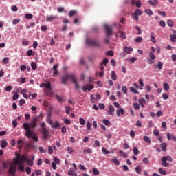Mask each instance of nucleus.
I'll return each mask as SVG.
<instances>
[{"label":"nucleus","instance_id":"obj_2","mask_svg":"<svg viewBox=\"0 0 176 176\" xmlns=\"http://www.w3.org/2000/svg\"><path fill=\"white\" fill-rule=\"evenodd\" d=\"M68 79H70L72 80V83L74 84V87H76V90H79V89H80V87H79V84L78 83V80L75 77V75L72 74H66L64 76H63L60 79L61 83L63 85H67V82H68Z\"/></svg>","mask_w":176,"mask_h":176},{"label":"nucleus","instance_id":"obj_47","mask_svg":"<svg viewBox=\"0 0 176 176\" xmlns=\"http://www.w3.org/2000/svg\"><path fill=\"white\" fill-rule=\"evenodd\" d=\"M79 122L81 126H85V124H86L85 122V119L82 118L81 117L79 118Z\"/></svg>","mask_w":176,"mask_h":176},{"label":"nucleus","instance_id":"obj_1","mask_svg":"<svg viewBox=\"0 0 176 176\" xmlns=\"http://www.w3.org/2000/svg\"><path fill=\"white\" fill-rule=\"evenodd\" d=\"M38 124V118L36 117H34L30 124H29L27 122H25L23 124V129L25 131V136L28 137V138H31L32 135H34V132L31 131V129H35Z\"/></svg>","mask_w":176,"mask_h":176},{"label":"nucleus","instance_id":"obj_29","mask_svg":"<svg viewBox=\"0 0 176 176\" xmlns=\"http://www.w3.org/2000/svg\"><path fill=\"white\" fill-rule=\"evenodd\" d=\"M102 152L104 155H109V153H111V151H109L104 147L102 148Z\"/></svg>","mask_w":176,"mask_h":176},{"label":"nucleus","instance_id":"obj_45","mask_svg":"<svg viewBox=\"0 0 176 176\" xmlns=\"http://www.w3.org/2000/svg\"><path fill=\"white\" fill-rule=\"evenodd\" d=\"M74 14H76V10H71L68 14L69 17H72V16H74Z\"/></svg>","mask_w":176,"mask_h":176},{"label":"nucleus","instance_id":"obj_8","mask_svg":"<svg viewBox=\"0 0 176 176\" xmlns=\"http://www.w3.org/2000/svg\"><path fill=\"white\" fill-rule=\"evenodd\" d=\"M104 29L106 30V34L107 36L112 35V28L108 25H104Z\"/></svg>","mask_w":176,"mask_h":176},{"label":"nucleus","instance_id":"obj_59","mask_svg":"<svg viewBox=\"0 0 176 176\" xmlns=\"http://www.w3.org/2000/svg\"><path fill=\"white\" fill-rule=\"evenodd\" d=\"M48 153H49L50 155L53 154V147H52L51 146H50L48 147Z\"/></svg>","mask_w":176,"mask_h":176},{"label":"nucleus","instance_id":"obj_4","mask_svg":"<svg viewBox=\"0 0 176 176\" xmlns=\"http://www.w3.org/2000/svg\"><path fill=\"white\" fill-rule=\"evenodd\" d=\"M86 43L89 46H94L95 47H100V46H101L100 43L97 42L95 39L93 38H87Z\"/></svg>","mask_w":176,"mask_h":176},{"label":"nucleus","instance_id":"obj_52","mask_svg":"<svg viewBox=\"0 0 176 176\" xmlns=\"http://www.w3.org/2000/svg\"><path fill=\"white\" fill-rule=\"evenodd\" d=\"M138 16H141L142 14V12L140 9H136L135 12Z\"/></svg>","mask_w":176,"mask_h":176},{"label":"nucleus","instance_id":"obj_36","mask_svg":"<svg viewBox=\"0 0 176 176\" xmlns=\"http://www.w3.org/2000/svg\"><path fill=\"white\" fill-rule=\"evenodd\" d=\"M159 173H161L162 175H167V171H166L162 168L159 169Z\"/></svg>","mask_w":176,"mask_h":176},{"label":"nucleus","instance_id":"obj_61","mask_svg":"<svg viewBox=\"0 0 176 176\" xmlns=\"http://www.w3.org/2000/svg\"><path fill=\"white\" fill-rule=\"evenodd\" d=\"M12 98H13V100H14V101H16V100H17V98H19V94H18V93L14 94Z\"/></svg>","mask_w":176,"mask_h":176},{"label":"nucleus","instance_id":"obj_50","mask_svg":"<svg viewBox=\"0 0 176 176\" xmlns=\"http://www.w3.org/2000/svg\"><path fill=\"white\" fill-rule=\"evenodd\" d=\"M69 112H71V108L69 107V106H66L65 113H67V115H69Z\"/></svg>","mask_w":176,"mask_h":176},{"label":"nucleus","instance_id":"obj_58","mask_svg":"<svg viewBox=\"0 0 176 176\" xmlns=\"http://www.w3.org/2000/svg\"><path fill=\"white\" fill-rule=\"evenodd\" d=\"M83 152H84V153L85 154H86V152H87V153H89V154H90V153H93V151H91V149H90V148H88V149H84L83 150Z\"/></svg>","mask_w":176,"mask_h":176},{"label":"nucleus","instance_id":"obj_19","mask_svg":"<svg viewBox=\"0 0 176 176\" xmlns=\"http://www.w3.org/2000/svg\"><path fill=\"white\" fill-rule=\"evenodd\" d=\"M171 42H176V30L173 31V34L170 36Z\"/></svg>","mask_w":176,"mask_h":176},{"label":"nucleus","instance_id":"obj_39","mask_svg":"<svg viewBox=\"0 0 176 176\" xmlns=\"http://www.w3.org/2000/svg\"><path fill=\"white\" fill-rule=\"evenodd\" d=\"M93 173L94 174V175H98L100 174V171L98 170V169L94 168L93 170Z\"/></svg>","mask_w":176,"mask_h":176},{"label":"nucleus","instance_id":"obj_41","mask_svg":"<svg viewBox=\"0 0 176 176\" xmlns=\"http://www.w3.org/2000/svg\"><path fill=\"white\" fill-rule=\"evenodd\" d=\"M120 155H121V156H123V157H127V153L126 152H124L123 151L120 150L119 151Z\"/></svg>","mask_w":176,"mask_h":176},{"label":"nucleus","instance_id":"obj_3","mask_svg":"<svg viewBox=\"0 0 176 176\" xmlns=\"http://www.w3.org/2000/svg\"><path fill=\"white\" fill-rule=\"evenodd\" d=\"M24 162H27V157L25 155H20V154L16 153V157L14 159V164H19L18 170L24 173Z\"/></svg>","mask_w":176,"mask_h":176},{"label":"nucleus","instance_id":"obj_51","mask_svg":"<svg viewBox=\"0 0 176 176\" xmlns=\"http://www.w3.org/2000/svg\"><path fill=\"white\" fill-rule=\"evenodd\" d=\"M107 56H110V57H113V51L109 50L106 52Z\"/></svg>","mask_w":176,"mask_h":176},{"label":"nucleus","instance_id":"obj_53","mask_svg":"<svg viewBox=\"0 0 176 176\" xmlns=\"http://www.w3.org/2000/svg\"><path fill=\"white\" fill-rule=\"evenodd\" d=\"M167 25H168V27H173V25H174V22H173L172 20H168Z\"/></svg>","mask_w":176,"mask_h":176},{"label":"nucleus","instance_id":"obj_31","mask_svg":"<svg viewBox=\"0 0 176 176\" xmlns=\"http://www.w3.org/2000/svg\"><path fill=\"white\" fill-rule=\"evenodd\" d=\"M164 90L165 91H168L170 90V85L167 82L164 83Z\"/></svg>","mask_w":176,"mask_h":176},{"label":"nucleus","instance_id":"obj_30","mask_svg":"<svg viewBox=\"0 0 176 176\" xmlns=\"http://www.w3.org/2000/svg\"><path fill=\"white\" fill-rule=\"evenodd\" d=\"M108 63H109V60L107 58H104L100 63V65H107Z\"/></svg>","mask_w":176,"mask_h":176},{"label":"nucleus","instance_id":"obj_48","mask_svg":"<svg viewBox=\"0 0 176 176\" xmlns=\"http://www.w3.org/2000/svg\"><path fill=\"white\" fill-rule=\"evenodd\" d=\"M55 98L58 101V102H63V98L58 95H56Z\"/></svg>","mask_w":176,"mask_h":176},{"label":"nucleus","instance_id":"obj_32","mask_svg":"<svg viewBox=\"0 0 176 176\" xmlns=\"http://www.w3.org/2000/svg\"><path fill=\"white\" fill-rule=\"evenodd\" d=\"M148 56V59L150 60H156V56H155V54H153L152 52H149Z\"/></svg>","mask_w":176,"mask_h":176},{"label":"nucleus","instance_id":"obj_18","mask_svg":"<svg viewBox=\"0 0 176 176\" xmlns=\"http://www.w3.org/2000/svg\"><path fill=\"white\" fill-rule=\"evenodd\" d=\"M17 145H18V149H22L23 148V145H24V142L21 139H19L17 141Z\"/></svg>","mask_w":176,"mask_h":176},{"label":"nucleus","instance_id":"obj_43","mask_svg":"<svg viewBox=\"0 0 176 176\" xmlns=\"http://www.w3.org/2000/svg\"><path fill=\"white\" fill-rule=\"evenodd\" d=\"M131 91H132V93H135V94H140V91H138V90H137V89H135L134 87H131Z\"/></svg>","mask_w":176,"mask_h":176},{"label":"nucleus","instance_id":"obj_9","mask_svg":"<svg viewBox=\"0 0 176 176\" xmlns=\"http://www.w3.org/2000/svg\"><path fill=\"white\" fill-rule=\"evenodd\" d=\"M53 75L52 76L55 77L58 75V65L56 64L52 67Z\"/></svg>","mask_w":176,"mask_h":176},{"label":"nucleus","instance_id":"obj_33","mask_svg":"<svg viewBox=\"0 0 176 176\" xmlns=\"http://www.w3.org/2000/svg\"><path fill=\"white\" fill-rule=\"evenodd\" d=\"M111 160L116 166H119V164H120V162H119L116 157L113 158Z\"/></svg>","mask_w":176,"mask_h":176},{"label":"nucleus","instance_id":"obj_20","mask_svg":"<svg viewBox=\"0 0 176 176\" xmlns=\"http://www.w3.org/2000/svg\"><path fill=\"white\" fill-rule=\"evenodd\" d=\"M124 113V109L123 108H120L118 110H117V116H120L121 115H123Z\"/></svg>","mask_w":176,"mask_h":176},{"label":"nucleus","instance_id":"obj_49","mask_svg":"<svg viewBox=\"0 0 176 176\" xmlns=\"http://www.w3.org/2000/svg\"><path fill=\"white\" fill-rule=\"evenodd\" d=\"M102 123L105 124V126H109V124H111V121L108 120H103Z\"/></svg>","mask_w":176,"mask_h":176},{"label":"nucleus","instance_id":"obj_57","mask_svg":"<svg viewBox=\"0 0 176 176\" xmlns=\"http://www.w3.org/2000/svg\"><path fill=\"white\" fill-rule=\"evenodd\" d=\"M153 134L154 135H155L156 137H159V135H160V132L156 129H155L153 131Z\"/></svg>","mask_w":176,"mask_h":176},{"label":"nucleus","instance_id":"obj_16","mask_svg":"<svg viewBox=\"0 0 176 176\" xmlns=\"http://www.w3.org/2000/svg\"><path fill=\"white\" fill-rule=\"evenodd\" d=\"M67 174L68 175H71V176H78V173L75 172V170H74V168H70Z\"/></svg>","mask_w":176,"mask_h":176},{"label":"nucleus","instance_id":"obj_15","mask_svg":"<svg viewBox=\"0 0 176 176\" xmlns=\"http://www.w3.org/2000/svg\"><path fill=\"white\" fill-rule=\"evenodd\" d=\"M115 112V108L113 105L109 106V111L107 112L108 115L113 116V113Z\"/></svg>","mask_w":176,"mask_h":176},{"label":"nucleus","instance_id":"obj_27","mask_svg":"<svg viewBox=\"0 0 176 176\" xmlns=\"http://www.w3.org/2000/svg\"><path fill=\"white\" fill-rule=\"evenodd\" d=\"M120 38H122V39H126V33L123 31H120L118 32Z\"/></svg>","mask_w":176,"mask_h":176},{"label":"nucleus","instance_id":"obj_37","mask_svg":"<svg viewBox=\"0 0 176 176\" xmlns=\"http://www.w3.org/2000/svg\"><path fill=\"white\" fill-rule=\"evenodd\" d=\"M133 153L135 156H138V153H140V151L137 147H133Z\"/></svg>","mask_w":176,"mask_h":176},{"label":"nucleus","instance_id":"obj_22","mask_svg":"<svg viewBox=\"0 0 176 176\" xmlns=\"http://www.w3.org/2000/svg\"><path fill=\"white\" fill-rule=\"evenodd\" d=\"M52 129H58L60 127V123L58 121H56L52 125H51Z\"/></svg>","mask_w":176,"mask_h":176},{"label":"nucleus","instance_id":"obj_26","mask_svg":"<svg viewBox=\"0 0 176 176\" xmlns=\"http://www.w3.org/2000/svg\"><path fill=\"white\" fill-rule=\"evenodd\" d=\"M31 67L33 71H36V68H38V65L35 62H32L31 63Z\"/></svg>","mask_w":176,"mask_h":176},{"label":"nucleus","instance_id":"obj_40","mask_svg":"<svg viewBox=\"0 0 176 176\" xmlns=\"http://www.w3.org/2000/svg\"><path fill=\"white\" fill-rule=\"evenodd\" d=\"M25 19H27L28 20H31V19H32V17H34V16L32 14H26L25 15Z\"/></svg>","mask_w":176,"mask_h":176},{"label":"nucleus","instance_id":"obj_42","mask_svg":"<svg viewBox=\"0 0 176 176\" xmlns=\"http://www.w3.org/2000/svg\"><path fill=\"white\" fill-rule=\"evenodd\" d=\"M144 41V38L142 37H137L135 38V42L137 43H139V42H142Z\"/></svg>","mask_w":176,"mask_h":176},{"label":"nucleus","instance_id":"obj_28","mask_svg":"<svg viewBox=\"0 0 176 176\" xmlns=\"http://www.w3.org/2000/svg\"><path fill=\"white\" fill-rule=\"evenodd\" d=\"M144 12L146 13V14H148V16L153 15V11H152L151 9H146Z\"/></svg>","mask_w":176,"mask_h":176},{"label":"nucleus","instance_id":"obj_64","mask_svg":"<svg viewBox=\"0 0 176 176\" xmlns=\"http://www.w3.org/2000/svg\"><path fill=\"white\" fill-rule=\"evenodd\" d=\"M32 55H34V52H32V50H28V56H30Z\"/></svg>","mask_w":176,"mask_h":176},{"label":"nucleus","instance_id":"obj_55","mask_svg":"<svg viewBox=\"0 0 176 176\" xmlns=\"http://www.w3.org/2000/svg\"><path fill=\"white\" fill-rule=\"evenodd\" d=\"M19 23H20V19H14L12 21V24H14V25H16V24H19Z\"/></svg>","mask_w":176,"mask_h":176},{"label":"nucleus","instance_id":"obj_23","mask_svg":"<svg viewBox=\"0 0 176 176\" xmlns=\"http://www.w3.org/2000/svg\"><path fill=\"white\" fill-rule=\"evenodd\" d=\"M111 79L113 80H116V79H118V76H116V73L113 70L111 71Z\"/></svg>","mask_w":176,"mask_h":176},{"label":"nucleus","instance_id":"obj_7","mask_svg":"<svg viewBox=\"0 0 176 176\" xmlns=\"http://www.w3.org/2000/svg\"><path fill=\"white\" fill-rule=\"evenodd\" d=\"M93 89H94V85L89 84L82 87V89L83 90V91H86L87 90H88V91H91Z\"/></svg>","mask_w":176,"mask_h":176},{"label":"nucleus","instance_id":"obj_25","mask_svg":"<svg viewBox=\"0 0 176 176\" xmlns=\"http://www.w3.org/2000/svg\"><path fill=\"white\" fill-rule=\"evenodd\" d=\"M6 146H8V142H6V140H3L1 144V148L4 149V148H6Z\"/></svg>","mask_w":176,"mask_h":176},{"label":"nucleus","instance_id":"obj_46","mask_svg":"<svg viewBox=\"0 0 176 176\" xmlns=\"http://www.w3.org/2000/svg\"><path fill=\"white\" fill-rule=\"evenodd\" d=\"M144 141H145L146 142H148V144H151V138H149V137H148V136L144 137Z\"/></svg>","mask_w":176,"mask_h":176},{"label":"nucleus","instance_id":"obj_5","mask_svg":"<svg viewBox=\"0 0 176 176\" xmlns=\"http://www.w3.org/2000/svg\"><path fill=\"white\" fill-rule=\"evenodd\" d=\"M161 162L164 167H170V164L167 163V162H173V158L170 155L164 156L162 158Z\"/></svg>","mask_w":176,"mask_h":176},{"label":"nucleus","instance_id":"obj_56","mask_svg":"<svg viewBox=\"0 0 176 176\" xmlns=\"http://www.w3.org/2000/svg\"><path fill=\"white\" fill-rule=\"evenodd\" d=\"M47 123H49V124H50V126L53 125V121L52 120V118L50 117L47 118Z\"/></svg>","mask_w":176,"mask_h":176},{"label":"nucleus","instance_id":"obj_10","mask_svg":"<svg viewBox=\"0 0 176 176\" xmlns=\"http://www.w3.org/2000/svg\"><path fill=\"white\" fill-rule=\"evenodd\" d=\"M153 67L155 68V69H159L160 71H162V69H163V63L160 61L157 62V63H155L153 65Z\"/></svg>","mask_w":176,"mask_h":176},{"label":"nucleus","instance_id":"obj_34","mask_svg":"<svg viewBox=\"0 0 176 176\" xmlns=\"http://www.w3.org/2000/svg\"><path fill=\"white\" fill-rule=\"evenodd\" d=\"M161 148H162V150L164 152H166V149L167 148V144L166 143H162L161 144Z\"/></svg>","mask_w":176,"mask_h":176},{"label":"nucleus","instance_id":"obj_60","mask_svg":"<svg viewBox=\"0 0 176 176\" xmlns=\"http://www.w3.org/2000/svg\"><path fill=\"white\" fill-rule=\"evenodd\" d=\"M143 163H145V164H149V159L145 157L142 160Z\"/></svg>","mask_w":176,"mask_h":176},{"label":"nucleus","instance_id":"obj_13","mask_svg":"<svg viewBox=\"0 0 176 176\" xmlns=\"http://www.w3.org/2000/svg\"><path fill=\"white\" fill-rule=\"evenodd\" d=\"M97 100H101V95L100 94H96V98H94V95H91V102H96V101H97Z\"/></svg>","mask_w":176,"mask_h":176},{"label":"nucleus","instance_id":"obj_44","mask_svg":"<svg viewBox=\"0 0 176 176\" xmlns=\"http://www.w3.org/2000/svg\"><path fill=\"white\" fill-rule=\"evenodd\" d=\"M3 64H9V58L6 57L2 60Z\"/></svg>","mask_w":176,"mask_h":176},{"label":"nucleus","instance_id":"obj_38","mask_svg":"<svg viewBox=\"0 0 176 176\" xmlns=\"http://www.w3.org/2000/svg\"><path fill=\"white\" fill-rule=\"evenodd\" d=\"M25 162H28V164L30 166V167H32V166H34V162L31 161L28 158H27L26 161Z\"/></svg>","mask_w":176,"mask_h":176},{"label":"nucleus","instance_id":"obj_6","mask_svg":"<svg viewBox=\"0 0 176 176\" xmlns=\"http://www.w3.org/2000/svg\"><path fill=\"white\" fill-rule=\"evenodd\" d=\"M16 169H17V167H16V166L11 164L10 166V168L8 170L9 174H10L11 175L14 176V174H16Z\"/></svg>","mask_w":176,"mask_h":176},{"label":"nucleus","instance_id":"obj_63","mask_svg":"<svg viewBox=\"0 0 176 176\" xmlns=\"http://www.w3.org/2000/svg\"><path fill=\"white\" fill-rule=\"evenodd\" d=\"M135 5H136L137 8H141V6H142L141 1H140V0L136 2Z\"/></svg>","mask_w":176,"mask_h":176},{"label":"nucleus","instance_id":"obj_17","mask_svg":"<svg viewBox=\"0 0 176 176\" xmlns=\"http://www.w3.org/2000/svg\"><path fill=\"white\" fill-rule=\"evenodd\" d=\"M124 52H125V53H126L127 54H130L131 52H133V48L126 46L124 48Z\"/></svg>","mask_w":176,"mask_h":176},{"label":"nucleus","instance_id":"obj_14","mask_svg":"<svg viewBox=\"0 0 176 176\" xmlns=\"http://www.w3.org/2000/svg\"><path fill=\"white\" fill-rule=\"evenodd\" d=\"M40 87H45L46 90L52 89V84L50 82L41 83L40 84Z\"/></svg>","mask_w":176,"mask_h":176},{"label":"nucleus","instance_id":"obj_35","mask_svg":"<svg viewBox=\"0 0 176 176\" xmlns=\"http://www.w3.org/2000/svg\"><path fill=\"white\" fill-rule=\"evenodd\" d=\"M150 39L153 43H156V37H155V35H153V33H151Z\"/></svg>","mask_w":176,"mask_h":176},{"label":"nucleus","instance_id":"obj_54","mask_svg":"<svg viewBox=\"0 0 176 176\" xmlns=\"http://www.w3.org/2000/svg\"><path fill=\"white\" fill-rule=\"evenodd\" d=\"M122 91L124 94H127V87L126 86H122Z\"/></svg>","mask_w":176,"mask_h":176},{"label":"nucleus","instance_id":"obj_12","mask_svg":"<svg viewBox=\"0 0 176 176\" xmlns=\"http://www.w3.org/2000/svg\"><path fill=\"white\" fill-rule=\"evenodd\" d=\"M41 133L43 134V138L44 140H47V138H49V131H47V129L41 130Z\"/></svg>","mask_w":176,"mask_h":176},{"label":"nucleus","instance_id":"obj_24","mask_svg":"<svg viewBox=\"0 0 176 176\" xmlns=\"http://www.w3.org/2000/svg\"><path fill=\"white\" fill-rule=\"evenodd\" d=\"M135 171L137 173V174H141V171H142L141 166H136L135 168Z\"/></svg>","mask_w":176,"mask_h":176},{"label":"nucleus","instance_id":"obj_11","mask_svg":"<svg viewBox=\"0 0 176 176\" xmlns=\"http://www.w3.org/2000/svg\"><path fill=\"white\" fill-rule=\"evenodd\" d=\"M57 20V15H50L47 16L46 21H50V23Z\"/></svg>","mask_w":176,"mask_h":176},{"label":"nucleus","instance_id":"obj_21","mask_svg":"<svg viewBox=\"0 0 176 176\" xmlns=\"http://www.w3.org/2000/svg\"><path fill=\"white\" fill-rule=\"evenodd\" d=\"M46 96H52L53 94V91H52V88H50L49 89L44 90Z\"/></svg>","mask_w":176,"mask_h":176},{"label":"nucleus","instance_id":"obj_62","mask_svg":"<svg viewBox=\"0 0 176 176\" xmlns=\"http://www.w3.org/2000/svg\"><path fill=\"white\" fill-rule=\"evenodd\" d=\"M160 25L161 27H166V22H164V21H160Z\"/></svg>","mask_w":176,"mask_h":176}]
</instances>
